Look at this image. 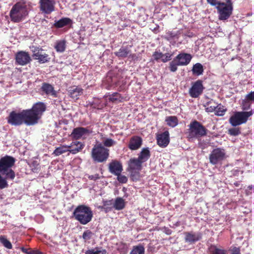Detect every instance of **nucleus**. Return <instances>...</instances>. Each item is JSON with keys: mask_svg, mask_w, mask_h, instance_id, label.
<instances>
[{"mask_svg": "<svg viewBox=\"0 0 254 254\" xmlns=\"http://www.w3.org/2000/svg\"><path fill=\"white\" fill-rule=\"evenodd\" d=\"M73 215L75 219L82 225L90 222L93 216L91 208L85 205H78L74 209Z\"/></svg>", "mask_w": 254, "mask_h": 254, "instance_id": "1", "label": "nucleus"}, {"mask_svg": "<svg viewBox=\"0 0 254 254\" xmlns=\"http://www.w3.org/2000/svg\"><path fill=\"white\" fill-rule=\"evenodd\" d=\"M15 159L10 156H5L0 159V173L6 178L13 180L15 177L14 172L11 168L14 165Z\"/></svg>", "mask_w": 254, "mask_h": 254, "instance_id": "2", "label": "nucleus"}, {"mask_svg": "<svg viewBox=\"0 0 254 254\" xmlns=\"http://www.w3.org/2000/svg\"><path fill=\"white\" fill-rule=\"evenodd\" d=\"M46 109V105L41 102L34 104L30 109L25 110L28 112L27 122L31 126L36 124Z\"/></svg>", "mask_w": 254, "mask_h": 254, "instance_id": "3", "label": "nucleus"}, {"mask_svg": "<svg viewBox=\"0 0 254 254\" xmlns=\"http://www.w3.org/2000/svg\"><path fill=\"white\" fill-rule=\"evenodd\" d=\"M188 127L187 137L189 140L199 138L207 134V129L197 121L191 122Z\"/></svg>", "mask_w": 254, "mask_h": 254, "instance_id": "4", "label": "nucleus"}, {"mask_svg": "<svg viewBox=\"0 0 254 254\" xmlns=\"http://www.w3.org/2000/svg\"><path fill=\"white\" fill-rule=\"evenodd\" d=\"M28 112L25 110L18 113L15 111L11 112L7 118V123L14 126H20L23 124H25L27 126H31V124H28L27 121L28 120Z\"/></svg>", "mask_w": 254, "mask_h": 254, "instance_id": "5", "label": "nucleus"}, {"mask_svg": "<svg viewBox=\"0 0 254 254\" xmlns=\"http://www.w3.org/2000/svg\"><path fill=\"white\" fill-rule=\"evenodd\" d=\"M27 14L26 6L23 3L18 2L12 7L9 15L12 21L19 22Z\"/></svg>", "mask_w": 254, "mask_h": 254, "instance_id": "6", "label": "nucleus"}, {"mask_svg": "<svg viewBox=\"0 0 254 254\" xmlns=\"http://www.w3.org/2000/svg\"><path fill=\"white\" fill-rule=\"evenodd\" d=\"M226 2H221L216 7L218 19L220 20L228 19L232 14L233 6L231 0H225Z\"/></svg>", "mask_w": 254, "mask_h": 254, "instance_id": "7", "label": "nucleus"}, {"mask_svg": "<svg viewBox=\"0 0 254 254\" xmlns=\"http://www.w3.org/2000/svg\"><path fill=\"white\" fill-rule=\"evenodd\" d=\"M192 59L191 56L189 54L181 53L178 55L174 60L169 64V68L172 72L177 70L178 66H185L188 65Z\"/></svg>", "mask_w": 254, "mask_h": 254, "instance_id": "8", "label": "nucleus"}, {"mask_svg": "<svg viewBox=\"0 0 254 254\" xmlns=\"http://www.w3.org/2000/svg\"><path fill=\"white\" fill-rule=\"evenodd\" d=\"M109 149L101 144L95 145L92 149L91 156L94 161L97 162L106 161L109 156Z\"/></svg>", "mask_w": 254, "mask_h": 254, "instance_id": "9", "label": "nucleus"}, {"mask_svg": "<svg viewBox=\"0 0 254 254\" xmlns=\"http://www.w3.org/2000/svg\"><path fill=\"white\" fill-rule=\"evenodd\" d=\"M253 112H238L231 117L229 119L230 123L232 126L236 127L246 123L249 117L252 116Z\"/></svg>", "mask_w": 254, "mask_h": 254, "instance_id": "10", "label": "nucleus"}, {"mask_svg": "<svg viewBox=\"0 0 254 254\" xmlns=\"http://www.w3.org/2000/svg\"><path fill=\"white\" fill-rule=\"evenodd\" d=\"M226 158V152L224 149L221 148L213 149L209 157L210 163L212 165H216Z\"/></svg>", "mask_w": 254, "mask_h": 254, "instance_id": "11", "label": "nucleus"}, {"mask_svg": "<svg viewBox=\"0 0 254 254\" xmlns=\"http://www.w3.org/2000/svg\"><path fill=\"white\" fill-rule=\"evenodd\" d=\"M40 10L45 14H49L55 10V0H40Z\"/></svg>", "mask_w": 254, "mask_h": 254, "instance_id": "12", "label": "nucleus"}, {"mask_svg": "<svg viewBox=\"0 0 254 254\" xmlns=\"http://www.w3.org/2000/svg\"><path fill=\"white\" fill-rule=\"evenodd\" d=\"M32 51L33 52V57L35 60H38L39 63L44 64L50 61L51 58L49 55L44 53L42 48H34V49Z\"/></svg>", "mask_w": 254, "mask_h": 254, "instance_id": "13", "label": "nucleus"}, {"mask_svg": "<svg viewBox=\"0 0 254 254\" xmlns=\"http://www.w3.org/2000/svg\"><path fill=\"white\" fill-rule=\"evenodd\" d=\"M142 163L136 158H131L128 162L127 170L129 171L131 176H133V173H138L142 168Z\"/></svg>", "mask_w": 254, "mask_h": 254, "instance_id": "14", "label": "nucleus"}, {"mask_svg": "<svg viewBox=\"0 0 254 254\" xmlns=\"http://www.w3.org/2000/svg\"><path fill=\"white\" fill-rule=\"evenodd\" d=\"M16 63L20 65H25L29 64L31 59L29 54L24 51H20L15 55Z\"/></svg>", "mask_w": 254, "mask_h": 254, "instance_id": "15", "label": "nucleus"}, {"mask_svg": "<svg viewBox=\"0 0 254 254\" xmlns=\"http://www.w3.org/2000/svg\"><path fill=\"white\" fill-rule=\"evenodd\" d=\"M203 87L202 81L197 80L195 82L189 90V94L192 98H197L203 92Z\"/></svg>", "mask_w": 254, "mask_h": 254, "instance_id": "16", "label": "nucleus"}, {"mask_svg": "<svg viewBox=\"0 0 254 254\" xmlns=\"http://www.w3.org/2000/svg\"><path fill=\"white\" fill-rule=\"evenodd\" d=\"M158 145L161 147H166L170 142L169 133L168 131L158 134L157 136Z\"/></svg>", "mask_w": 254, "mask_h": 254, "instance_id": "17", "label": "nucleus"}, {"mask_svg": "<svg viewBox=\"0 0 254 254\" xmlns=\"http://www.w3.org/2000/svg\"><path fill=\"white\" fill-rule=\"evenodd\" d=\"M91 133V131L86 128L78 127L73 129L71 135L73 138L78 139L83 135L89 134Z\"/></svg>", "mask_w": 254, "mask_h": 254, "instance_id": "18", "label": "nucleus"}, {"mask_svg": "<svg viewBox=\"0 0 254 254\" xmlns=\"http://www.w3.org/2000/svg\"><path fill=\"white\" fill-rule=\"evenodd\" d=\"M142 143V138L138 136H133L130 138L128 147L131 150L139 149Z\"/></svg>", "mask_w": 254, "mask_h": 254, "instance_id": "19", "label": "nucleus"}, {"mask_svg": "<svg viewBox=\"0 0 254 254\" xmlns=\"http://www.w3.org/2000/svg\"><path fill=\"white\" fill-rule=\"evenodd\" d=\"M123 170L122 164L118 161H113L109 164V172L115 175L121 174Z\"/></svg>", "mask_w": 254, "mask_h": 254, "instance_id": "20", "label": "nucleus"}, {"mask_svg": "<svg viewBox=\"0 0 254 254\" xmlns=\"http://www.w3.org/2000/svg\"><path fill=\"white\" fill-rule=\"evenodd\" d=\"M185 241L189 243H193L199 241L201 238V235L199 232L194 233L193 232H186Z\"/></svg>", "mask_w": 254, "mask_h": 254, "instance_id": "21", "label": "nucleus"}, {"mask_svg": "<svg viewBox=\"0 0 254 254\" xmlns=\"http://www.w3.org/2000/svg\"><path fill=\"white\" fill-rule=\"evenodd\" d=\"M68 94L70 97L74 99H77L83 93V89L80 87L73 86L69 88Z\"/></svg>", "mask_w": 254, "mask_h": 254, "instance_id": "22", "label": "nucleus"}, {"mask_svg": "<svg viewBox=\"0 0 254 254\" xmlns=\"http://www.w3.org/2000/svg\"><path fill=\"white\" fill-rule=\"evenodd\" d=\"M84 144L79 141H73L69 145V152L75 154L81 151L84 147Z\"/></svg>", "mask_w": 254, "mask_h": 254, "instance_id": "23", "label": "nucleus"}, {"mask_svg": "<svg viewBox=\"0 0 254 254\" xmlns=\"http://www.w3.org/2000/svg\"><path fill=\"white\" fill-rule=\"evenodd\" d=\"M41 89L45 94L48 95H51L54 97L57 96V92L54 90L53 86L49 83H44L41 87Z\"/></svg>", "mask_w": 254, "mask_h": 254, "instance_id": "24", "label": "nucleus"}, {"mask_svg": "<svg viewBox=\"0 0 254 254\" xmlns=\"http://www.w3.org/2000/svg\"><path fill=\"white\" fill-rule=\"evenodd\" d=\"M130 47L125 46L122 47L118 52L115 53V54L119 58H124L130 55Z\"/></svg>", "mask_w": 254, "mask_h": 254, "instance_id": "25", "label": "nucleus"}, {"mask_svg": "<svg viewBox=\"0 0 254 254\" xmlns=\"http://www.w3.org/2000/svg\"><path fill=\"white\" fill-rule=\"evenodd\" d=\"M150 157V152L148 148H143L138 154V159L143 163Z\"/></svg>", "mask_w": 254, "mask_h": 254, "instance_id": "26", "label": "nucleus"}, {"mask_svg": "<svg viewBox=\"0 0 254 254\" xmlns=\"http://www.w3.org/2000/svg\"><path fill=\"white\" fill-rule=\"evenodd\" d=\"M203 106L205 107V111L207 112H213L216 110L217 107V103L212 99H208Z\"/></svg>", "mask_w": 254, "mask_h": 254, "instance_id": "27", "label": "nucleus"}, {"mask_svg": "<svg viewBox=\"0 0 254 254\" xmlns=\"http://www.w3.org/2000/svg\"><path fill=\"white\" fill-rule=\"evenodd\" d=\"M114 208L117 210H121L125 207V200L122 197H118L113 200Z\"/></svg>", "mask_w": 254, "mask_h": 254, "instance_id": "28", "label": "nucleus"}, {"mask_svg": "<svg viewBox=\"0 0 254 254\" xmlns=\"http://www.w3.org/2000/svg\"><path fill=\"white\" fill-rule=\"evenodd\" d=\"M104 97L108 98L109 101L113 103L121 102L123 99L120 94L117 92H115L111 95H105Z\"/></svg>", "mask_w": 254, "mask_h": 254, "instance_id": "29", "label": "nucleus"}, {"mask_svg": "<svg viewBox=\"0 0 254 254\" xmlns=\"http://www.w3.org/2000/svg\"><path fill=\"white\" fill-rule=\"evenodd\" d=\"M101 208L106 213L111 211L114 208L113 200L104 201L103 205L101 207Z\"/></svg>", "mask_w": 254, "mask_h": 254, "instance_id": "30", "label": "nucleus"}, {"mask_svg": "<svg viewBox=\"0 0 254 254\" xmlns=\"http://www.w3.org/2000/svg\"><path fill=\"white\" fill-rule=\"evenodd\" d=\"M191 70L193 74L198 76L202 74L203 72V67L201 64L196 63L193 65Z\"/></svg>", "mask_w": 254, "mask_h": 254, "instance_id": "31", "label": "nucleus"}, {"mask_svg": "<svg viewBox=\"0 0 254 254\" xmlns=\"http://www.w3.org/2000/svg\"><path fill=\"white\" fill-rule=\"evenodd\" d=\"M71 22V20L68 18H63L59 20L56 21L54 26L57 28H62L64 26L69 24Z\"/></svg>", "mask_w": 254, "mask_h": 254, "instance_id": "32", "label": "nucleus"}, {"mask_svg": "<svg viewBox=\"0 0 254 254\" xmlns=\"http://www.w3.org/2000/svg\"><path fill=\"white\" fill-rule=\"evenodd\" d=\"M165 122L167 125L172 127H175L178 124V120L176 116H169L166 117Z\"/></svg>", "mask_w": 254, "mask_h": 254, "instance_id": "33", "label": "nucleus"}, {"mask_svg": "<svg viewBox=\"0 0 254 254\" xmlns=\"http://www.w3.org/2000/svg\"><path fill=\"white\" fill-rule=\"evenodd\" d=\"M70 146L69 145H62L56 148L54 151V154L56 156H59L61 154L66 152H69Z\"/></svg>", "mask_w": 254, "mask_h": 254, "instance_id": "34", "label": "nucleus"}, {"mask_svg": "<svg viewBox=\"0 0 254 254\" xmlns=\"http://www.w3.org/2000/svg\"><path fill=\"white\" fill-rule=\"evenodd\" d=\"M145 249L141 245L134 246L130 254H144Z\"/></svg>", "mask_w": 254, "mask_h": 254, "instance_id": "35", "label": "nucleus"}, {"mask_svg": "<svg viewBox=\"0 0 254 254\" xmlns=\"http://www.w3.org/2000/svg\"><path fill=\"white\" fill-rule=\"evenodd\" d=\"M209 254H226V252L224 250L212 246L209 248Z\"/></svg>", "mask_w": 254, "mask_h": 254, "instance_id": "36", "label": "nucleus"}, {"mask_svg": "<svg viewBox=\"0 0 254 254\" xmlns=\"http://www.w3.org/2000/svg\"><path fill=\"white\" fill-rule=\"evenodd\" d=\"M65 48V42L64 41H60L57 42L55 46V48L58 52H63Z\"/></svg>", "mask_w": 254, "mask_h": 254, "instance_id": "37", "label": "nucleus"}, {"mask_svg": "<svg viewBox=\"0 0 254 254\" xmlns=\"http://www.w3.org/2000/svg\"><path fill=\"white\" fill-rule=\"evenodd\" d=\"M102 143L106 147H111L116 144V141L111 138L102 137Z\"/></svg>", "mask_w": 254, "mask_h": 254, "instance_id": "38", "label": "nucleus"}, {"mask_svg": "<svg viewBox=\"0 0 254 254\" xmlns=\"http://www.w3.org/2000/svg\"><path fill=\"white\" fill-rule=\"evenodd\" d=\"M1 175H2L0 173V190L7 188L8 185L6 180H10V179L6 178L5 176L3 177Z\"/></svg>", "mask_w": 254, "mask_h": 254, "instance_id": "39", "label": "nucleus"}, {"mask_svg": "<svg viewBox=\"0 0 254 254\" xmlns=\"http://www.w3.org/2000/svg\"><path fill=\"white\" fill-rule=\"evenodd\" d=\"M226 111V109L221 104H217V107L215 110V114L217 116H221L224 114Z\"/></svg>", "mask_w": 254, "mask_h": 254, "instance_id": "40", "label": "nucleus"}, {"mask_svg": "<svg viewBox=\"0 0 254 254\" xmlns=\"http://www.w3.org/2000/svg\"><path fill=\"white\" fill-rule=\"evenodd\" d=\"M0 242L7 249H11L12 248V244L4 236L0 237Z\"/></svg>", "mask_w": 254, "mask_h": 254, "instance_id": "41", "label": "nucleus"}, {"mask_svg": "<svg viewBox=\"0 0 254 254\" xmlns=\"http://www.w3.org/2000/svg\"><path fill=\"white\" fill-rule=\"evenodd\" d=\"M106 251L103 249H95L87 251L85 254H106Z\"/></svg>", "mask_w": 254, "mask_h": 254, "instance_id": "42", "label": "nucleus"}, {"mask_svg": "<svg viewBox=\"0 0 254 254\" xmlns=\"http://www.w3.org/2000/svg\"><path fill=\"white\" fill-rule=\"evenodd\" d=\"M228 133L233 136H237L241 133V131L239 127H233L228 130Z\"/></svg>", "mask_w": 254, "mask_h": 254, "instance_id": "43", "label": "nucleus"}, {"mask_svg": "<svg viewBox=\"0 0 254 254\" xmlns=\"http://www.w3.org/2000/svg\"><path fill=\"white\" fill-rule=\"evenodd\" d=\"M92 235V232L90 230H87L83 232L82 238L85 241H86L90 240L91 238Z\"/></svg>", "mask_w": 254, "mask_h": 254, "instance_id": "44", "label": "nucleus"}, {"mask_svg": "<svg viewBox=\"0 0 254 254\" xmlns=\"http://www.w3.org/2000/svg\"><path fill=\"white\" fill-rule=\"evenodd\" d=\"M117 180L121 183H126L127 181V178L125 176L121 175V174L117 175Z\"/></svg>", "mask_w": 254, "mask_h": 254, "instance_id": "45", "label": "nucleus"}, {"mask_svg": "<svg viewBox=\"0 0 254 254\" xmlns=\"http://www.w3.org/2000/svg\"><path fill=\"white\" fill-rule=\"evenodd\" d=\"M173 56L172 54H170L169 53H166L165 54H163V57L162 58V61L163 63H166L172 59V56Z\"/></svg>", "mask_w": 254, "mask_h": 254, "instance_id": "46", "label": "nucleus"}, {"mask_svg": "<svg viewBox=\"0 0 254 254\" xmlns=\"http://www.w3.org/2000/svg\"><path fill=\"white\" fill-rule=\"evenodd\" d=\"M153 57L155 60L158 61L163 57V54L161 52H155L153 54Z\"/></svg>", "mask_w": 254, "mask_h": 254, "instance_id": "47", "label": "nucleus"}, {"mask_svg": "<svg viewBox=\"0 0 254 254\" xmlns=\"http://www.w3.org/2000/svg\"><path fill=\"white\" fill-rule=\"evenodd\" d=\"M198 140V145L201 148L205 147L206 145L208 143V142H205L204 140L201 139L200 138H197Z\"/></svg>", "mask_w": 254, "mask_h": 254, "instance_id": "48", "label": "nucleus"}, {"mask_svg": "<svg viewBox=\"0 0 254 254\" xmlns=\"http://www.w3.org/2000/svg\"><path fill=\"white\" fill-rule=\"evenodd\" d=\"M231 254H241L240 248L237 247L232 248L230 250Z\"/></svg>", "mask_w": 254, "mask_h": 254, "instance_id": "49", "label": "nucleus"}, {"mask_svg": "<svg viewBox=\"0 0 254 254\" xmlns=\"http://www.w3.org/2000/svg\"><path fill=\"white\" fill-rule=\"evenodd\" d=\"M207 1L210 5L215 6V7H216L218 4L221 2L218 1L217 0H207Z\"/></svg>", "mask_w": 254, "mask_h": 254, "instance_id": "50", "label": "nucleus"}, {"mask_svg": "<svg viewBox=\"0 0 254 254\" xmlns=\"http://www.w3.org/2000/svg\"><path fill=\"white\" fill-rule=\"evenodd\" d=\"M246 98L248 100L254 102V92H251L246 96Z\"/></svg>", "mask_w": 254, "mask_h": 254, "instance_id": "51", "label": "nucleus"}, {"mask_svg": "<svg viewBox=\"0 0 254 254\" xmlns=\"http://www.w3.org/2000/svg\"><path fill=\"white\" fill-rule=\"evenodd\" d=\"M88 178L90 180H96L97 179H99L100 178L99 175L97 174L93 175H90L88 176Z\"/></svg>", "mask_w": 254, "mask_h": 254, "instance_id": "52", "label": "nucleus"}, {"mask_svg": "<svg viewBox=\"0 0 254 254\" xmlns=\"http://www.w3.org/2000/svg\"><path fill=\"white\" fill-rule=\"evenodd\" d=\"M21 250L23 253H25L27 254H32L31 251H33V250H28V249H26L24 248H22Z\"/></svg>", "mask_w": 254, "mask_h": 254, "instance_id": "53", "label": "nucleus"}, {"mask_svg": "<svg viewBox=\"0 0 254 254\" xmlns=\"http://www.w3.org/2000/svg\"><path fill=\"white\" fill-rule=\"evenodd\" d=\"M32 254H43V253L39 251H31Z\"/></svg>", "mask_w": 254, "mask_h": 254, "instance_id": "54", "label": "nucleus"}, {"mask_svg": "<svg viewBox=\"0 0 254 254\" xmlns=\"http://www.w3.org/2000/svg\"><path fill=\"white\" fill-rule=\"evenodd\" d=\"M168 34L170 35V37H174V36L173 35L172 33H168Z\"/></svg>", "mask_w": 254, "mask_h": 254, "instance_id": "55", "label": "nucleus"}, {"mask_svg": "<svg viewBox=\"0 0 254 254\" xmlns=\"http://www.w3.org/2000/svg\"><path fill=\"white\" fill-rule=\"evenodd\" d=\"M246 103V104H247V105L248 104V105L249 107H250V104H249L248 103H247V102H246V103Z\"/></svg>", "mask_w": 254, "mask_h": 254, "instance_id": "56", "label": "nucleus"}, {"mask_svg": "<svg viewBox=\"0 0 254 254\" xmlns=\"http://www.w3.org/2000/svg\"><path fill=\"white\" fill-rule=\"evenodd\" d=\"M244 106H245V105H243V109H244V110L247 109L246 107H244Z\"/></svg>", "mask_w": 254, "mask_h": 254, "instance_id": "57", "label": "nucleus"}]
</instances>
